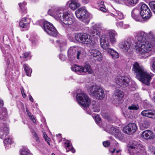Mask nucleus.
I'll use <instances>...</instances> for the list:
<instances>
[{"instance_id":"obj_53","label":"nucleus","mask_w":155,"mask_h":155,"mask_svg":"<svg viewBox=\"0 0 155 155\" xmlns=\"http://www.w3.org/2000/svg\"><path fill=\"white\" fill-rule=\"evenodd\" d=\"M50 31L51 32H52V35H51V34H49V35H51V36H54V37H55L57 35V34H58V32H57V30H56V32L55 33V34L54 32H53V30H52V29H51L50 30Z\"/></svg>"},{"instance_id":"obj_55","label":"nucleus","mask_w":155,"mask_h":155,"mask_svg":"<svg viewBox=\"0 0 155 155\" xmlns=\"http://www.w3.org/2000/svg\"><path fill=\"white\" fill-rule=\"evenodd\" d=\"M95 120L97 123H100L101 120V118L98 116H97L95 117Z\"/></svg>"},{"instance_id":"obj_63","label":"nucleus","mask_w":155,"mask_h":155,"mask_svg":"<svg viewBox=\"0 0 155 155\" xmlns=\"http://www.w3.org/2000/svg\"><path fill=\"white\" fill-rule=\"evenodd\" d=\"M153 100L155 102V97H153Z\"/></svg>"},{"instance_id":"obj_22","label":"nucleus","mask_w":155,"mask_h":155,"mask_svg":"<svg viewBox=\"0 0 155 155\" xmlns=\"http://www.w3.org/2000/svg\"><path fill=\"white\" fill-rule=\"evenodd\" d=\"M124 96L123 92L121 90L116 89L114 91L113 95V97L118 101L120 100Z\"/></svg>"},{"instance_id":"obj_58","label":"nucleus","mask_w":155,"mask_h":155,"mask_svg":"<svg viewBox=\"0 0 155 155\" xmlns=\"http://www.w3.org/2000/svg\"><path fill=\"white\" fill-rule=\"evenodd\" d=\"M124 1V0H114L115 2L119 4L122 3Z\"/></svg>"},{"instance_id":"obj_29","label":"nucleus","mask_w":155,"mask_h":155,"mask_svg":"<svg viewBox=\"0 0 155 155\" xmlns=\"http://www.w3.org/2000/svg\"><path fill=\"white\" fill-rule=\"evenodd\" d=\"M112 15L114 17L119 19H122L124 18L123 15L121 12L119 11H115Z\"/></svg>"},{"instance_id":"obj_37","label":"nucleus","mask_w":155,"mask_h":155,"mask_svg":"<svg viewBox=\"0 0 155 155\" xmlns=\"http://www.w3.org/2000/svg\"><path fill=\"white\" fill-rule=\"evenodd\" d=\"M5 57L7 59V62L8 64L11 63H12L13 62V58L10 55V54H5Z\"/></svg>"},{"instance_id":"obj_51","label":"nucleus","mask_w":155,"mask_h":155,"mask_svg":"<svg viewBox=\"0 0 155 155\" xmlns=\"http://www.w3.org/2000/svg\"><path fill=\"white\" fill-rule=\"evenodd\" d=\"M148 150L151 153H153L155 150V147L152 146H149L148 147Z\"/></svg>"},{"instance_id":"obj_61","label":"nucleus","mask_w":155,"mask_h":155,"mask_svg":"<svg viewBox=\"0 0 155 155\" xmlns=\"http://www.w3.org/2000/svg\"><path fill=\"white\" fill-rule=\"evenodd\" d=\"M49 140L50 139L48 137H46V139H45L46 141H49Z\"/></svg>"},{"instance_id":"obj_2","label":"nucleus","mask_w":155,"mask_h":155,"mask_svg":"<svg viewBox=\"0 0 155 155\" xmlns=\"http://www.w3.org/2000/svg\"><path fill=\"white\" fill-rule=\"evenodd\" d=\"M109 35H103L100 38V43L101 48L105 50L106 52L114 59L118 58L119 57L118 53L113 48H110L111 44L114 45L117 42L115 36L117 35L114 30H110L108 32Z\"/></svg>"},{"instance_id":"obj_48","label":"nucleus","mask_w":155,"mask_h":155,"mask_svg":"<svg viewBox=\"0 0 155 155\" xmlns=\"http://www.w3.org/2000/svg\"><path fill=\"white\" fill-rule=\"evenodd\" d=\"M150 6L152 10H153L154 8H155V2H151L149 3Z\"/></svg>"},{"instance_id":"obj_17","label":"nucleus","mask_w":155,"mask_h":155,"mask_svg":"<svg viewBox=\"0 0 155 155\" xmlns=\"http://www.w3.org/2000/svg\"><path fill=\"white\" fill-rule=\"evenodd\" d=\"M9 133V127L7 124H2L0 128V138H2Z\"/></svg>"},{"instance_id":"obj_3","label":"nucleus","mask_w":155,"mask_h":155,"mask_svg":"<svg viewBox=\"0 0 155 155\" xmlns=\"http://www.w3.org/2000/svg\"><path fill=\"white\" fill-rule=\"evenodd\" d=\"M133 71L136 73V78L142 83L147 85L150 84L153 74L147 72L142 66H140L137 62L133 64Z\"/></svg>"},{"instance_id":"obj_45","label":"nucleus","mask_w":155,"mask_h":155,"mask_svg":"<svg viewBox=\"0 0 155 155\" xmlns=\"http://www.w3.org/2000/svg\"><path fill=\"white\" fill-rule=\"evenodd\" d=\"M128 108L131 110H137L138 108V107L137 105H132L129 106Z\"/></svg>"},{"instance_id":"obj_6","label":"nucleus","mask_w":155,"mask_h":155,"mask_svg":"<svg viewBox=\"0 0 155 155\" xmlns=\"http://www.w3.org/2000/svg\"><path fill=\"white\" fill-rule=\"evenodd\" d=\"M88 90L90 94L97 99L101 100L105 97L103 89L98 86H91L89 87Z\"/></svg>"},{"instance_id":"obj_60","label":"nucleus","mask_w":155,"mask_h":155,"mask_svg":"<svg viewBox=\"0 0 155 155\" xmlns=\"http://www.w3.org/2000/svg\"><path fill=\"white\" fill-rule=\"evenodd\" d=\"M82 0V2L84 3H85V4H87V3L89 0Z\"/></svg>"},{"instance_id":"obj_27","label":"nucleus","mask_w":155,"mask_h":155,"mask_svg":"<svg viewBox=\"0 0 155 155\" xmlns=\"http://www.w3.org/2000/svg\"><path fill=\"white\" fill-rule=\"evenodd\" d=\"M91 108L92 111L98 112L100 110V107L97 105V103L95 101L92 102Z\"/></svg>"},{"instance_id":"obj_20","label":"nucleus","mask_w":155,"mask_h":155,"mask_svg":"<svg viewBox=\"0 0 155 155\" xmlns=\"http://www.w3.org/2000/svg\"><path fill=\"white\" fill-rule=\"evenodd\" d=\"M30 21L28 18H22L19 22L20 27L22 28H24V30H27L29 26Z\"/></svg>"},{"instance_id":"obj_30","label":"nucleus","mask_w":155,"mask_h":155,"mask_svg":"<svg viewBox=\"0 0 155 155\" xmlns=\"http://www.w3.org/2000/svg\"><path fill=\"white\" fill-rule=\"evenodd\" d=\"M21 155H32L29 150L26 147H23L21 150Z\"/></svg>"},{"instance_id":"obj_50","label":"nucleus","mask_w":155,"mask_h":155,"mask_svg":"<svg viewBox=\"0 0 155 155\" xmlns=\"http://www.w3.org/2000/svg\"><path fill=\"white\" fill-rule=\"evenodd\" d=\"M60 59L62 61H64L66 59L65 56L63 54H60L59 56Z\"/></svg>"},{"instance_id":"obj_14","label":"nucleus","mask_w":155,"mask_h":155,"mask_svg":"<svg viewBox=\"0 0 155 155\" xmlns=\"http://www.w3.org/2000/svg\"><path fill=\"white\" fill-rule=\"evenodd\" d=\"M137 129V127L135 124L130 123L124 127L123 131L127 134H132L136 131Z\"/></svg>"},{"instance_id":"obj_62","label":"nucleus","mask_w":155,"mask_h":155,"mask_svg":"<svg viewBox=\"0 0 155 155\" xmlns=\"http://www.w3.org/2000/svg\"><path fill=\"white\" fill-rule=\"evenodd\" d=\"M48 137L46 134H44V137L45 139H46V138Z\"/></svg>"},{"instance_id":"obj_11","label":"nucleus","mask_w":155,"mask_h":155,"mask_svg":"<svg viewBox=\"0 0 155 155\" xmlns=\"http://www.w3.org/2000/svg\"><path fill=\"white\" fill-rule=\"evenodd\" d=\"M132 45V39L130 38L123 39L118 44L119 48L125 52H127Z\"/></svg>"},{"instance_id":"obj_1","label":"nucleus","mask_w":155,"mask_h":155,"mask_svg":"<svg viewBox=\"0 0 155 155\" xmlns=\"http://www.w3.org/2000/svg\"><path fill=\"white\" fill-rule=\"evenodd\" d=\"M137 34V41L135 48L136 52L145 54L147 57L153 54L155 49V34L152 31L148 33L142 31Z\"/></svg>"},{"instance_id":"obj_19","label":"nucleus","mask_w":155,"mask_h":155,"mask_svg":"<svg viewBox=\"0 0 155 155\" xmlns=\"http://www.w3.org/2000/svg\"><path fill=\"white\" fill-rule=\"evenodd\" d=\"M141 114L143 116L155 119V110H144L141 112Z\"/></svg>"},{"instance_id":"obj_47","label":"nucleus","mask_w":155,"mask_h":155,"mask_svg":"<svg viewBox=\"0 0 155 155\" xmlns=\"http://www.w3.org/2000/svg\"><path fill=\"white\" fill-rule=\"evenodd\" d=\"M150 6L152 10H153L154 8H155V2H151L149 3Z\"/></svg>"},{"instance_id":"obj_24","label":"nucleus","mask_w":155,"mask_h":155,"mask_svg":"<svg viewBox=\"0 0 155 155\" xmlns=\"http://www.w3.org/2000/svg\"><path fill=\"white\" fill-rule=\"evenodd\" d=\"M81 5L78 2V0H71V2L69 4V7L71 9L74 10Z\"/></svg>"},{"instance_id":"obj_5","label":"nucleus","mask_w":155,"mask_h":155,"mask_svg":"<svg viewBox=\"0 0 155 155\" xmlns=\"http://www.w3.org/2000/svg\"><path fill=\"white\" fill-rule=\"evenodd\" d=\"M56 14L57 18L66 25H71L74 22L73 15L71 13L64 12L63 11L60 10L57 12Z\"/></svg>"},{"instance_id":"obj_7","label":"nucleus","mask_w":155,"mask_h":155,"mask_svg":"<svg viewBox=\"0 0 155 155\" xmlns=\"http://www.w3.org/2000/svg\"><path fill=\"white\" fill-rule=\"evenodd\" d=\"M130 150L134 155H146V150L144 146L137 141H134L130 146Z\"/></svg>"},{"instance_id":"obj_4","label":"nucleus","mask_w":155,"mask_h":155,"mask_svg":"<svg viewBox=\"0 0 155 155\" xmlns=\"http://www.w3.org/2000/svg\"><path fill=\"white\" fill-rule=\"evenodd\" d=\"M84 53V50L81 47L77 46L71 47L68 51V56L69 60L72 61L76 58L79 59Z\"/></svg>"},{"instance_id":"obj_13","label":"nucleus","mask_w":155,"mask_h":155,"mask_svg":"<svg viewBox=\"0 0 155 155\" xmlns=\"http://www.w3.org/2000/svg\"><path fill=\"white\" fill-rule=\"evenodd\" d=\"M140 15L143 19H148L151 16L150 11L148 7L145 4H143L140 7Z\"/></svg>"},{"instance_id":"obj_41","label":"nucleus","mask_w":155,"mask_h":155,"mask_svg":"<svg viewBox=\"0 0 155 155\" xmlns=\"http://www.w3.org/2000/svg\"><path fill=\"white\" fill-rule=\"evenodd\" d=\"M114 136L119 140H121L123 139V136L122 134L121 133L119 130L118 132H117L116 134H115Z\"/></svg>"},{"instance_id":"obj_57","label":"nucleus","mask_w":155,"mask_h":155,"mask_svg":"<svg viewBox=\"0 0 155 155\" xmlns=\"http://www.w3.org/2000/svg\"><path fill=\"white\" fill-rule=\"evenodd\" d=\"M29 55V54L28 53V52L25 53L23 54V57L24 58H26Z\"/></svg>"},{"instance_id":"obj_38","label":"nucleus","mask_w":155,"mask_h":155,"mask_svg":"<svg viewBox=\"0 0 155 155\" xmlns=\"http://www.w3.org/2000/svg\"><path fill=\"white\" fill-rule=\"evenodd\" d=\"M66 148L67 152L71 151L73 153H74L75 152V149L73 148L72 146H71L70 143H67V145Z\"/></svg>"},{"instance_id":"obj_56","label":"nucleus","mask_w":155,"mask_h":155,"mask_svg":"<svg viewBox=\"0 0 155 155\" xmlns=\"http://www.w3.org/2000/svg\"><path fill=\"white\" fill-rule=\"evenodd\" d=\"M100 10L103 12H106L107 11V9L105 8L104 6H103L100 8Z\"/></svg>"},{"instance_id":"obj_33","label":"nucleus","mask_w":155,"mask_h":155,"mask_svg":"<svg viewBox=\"0 0 155 155\" xmlns=\"http://www.w3.org/2000/svg\"><path fill=\"white\" fill-rule=\"evenodd\" d=\"M116 25L118 27L124 29L128 28L129 26L128 25H124L123 22L120 21L117 22L116 23Z\"/></svg>"},{"instance_id":"obj_10","label":"nucleus","mask_w":155,"mask_h":155,"mask_svg":"<svg viewBox=\"0 0 155 155\" xmlns=\"http://www.w3.org/2000/svg\"><path fill=\"white\" fill-rule=\"evenodd\" d=\"M76 41L85 44H90L92 38L89 35L85 33H80L76 34L74 37Z\"/></svg>"},{"instance_id":"obj_12","label":"nucleus","mask_w":155,"mask_h":155,"mask_svg":"<svg viewBox=\"0 0 155 155\" xmlns=\"http://www.w3.org/2000/svg\"><path fill=\"white\" fill-rule=\"evenodd\" d=\"M130 82V79L126 76H118L115 79L116 84L123 87H127Z\"/></svg>"},{"instance_id":"obj_49","label":"nucleus","mask_w":155,"mask_h":155,"mask_svg":"<svg viewBox=\"0 0 155 155\" xmlns=\"http://www.w3.org/2000/svg\"><path fill=\"white\" fill-rule=\"evenodd\" d=\"M142 127L145 128H148L149 126L148 123H147L146 121H144L142 123Z\"/></svg>"},{"instance_id":"obj_35","label":"nucleus","mask_w":155,"mask_h":155,"mask_svg":"<svg viewBox=\"0 0 155 155\" xmlns=\"http://www.w3.org/2000/svg\"><path fill=\"white\" fill-rule=\"evenodd\" d=\"M150 63L151 70L155 72V57H152L150 59Z\"/></svg>"},{"instance_id":"obj_36","label":"nucleus","mask_w":155,"mask_h":155,"mask_svg":"<svg viewBox=\"0 0 155 155\" xmlns=\"http://www.w3.org/2000/svg\"><path fill=\"white\" fill-rule=\"evenodd\" d=\"M26 4L25 2H23L22 3H20L19 4V5L21 10L22 13L25 14L26 13V9L25 6Z\"/></svg>"},{"instance_id":"obj_9","label":"nucleus","mask_w":155,"mask_h":155,"mask_svg":"<svg viewBox=\"0 0 155 155\" xmlns=\"http://www.w3.org/2000/svg\"><path fill=\"white\" fill-rule=\"evenodd\" d=\"M76 17L83 22L88 23L89 22L90 18L87 12L85 9L81 8L78 9L75 12Z\"/></svg>"},{"instance_id":"obj_23","label":"nucleus","mask_w":155,"mask_h":155,"mask_svg":"<svg viewBox=\"0 0 155 155\" xmlns=\"http://www.w3.org/2000/svg\"><path fill=\"white\" fill-rule=\"evenodd\" d=\"M104 130L114 136L119 130L118 129L110 125L106 126V127L104 128Z\"/></svg>"},{"instance_id":"obj_25","label":"nucleus","mask_w":155,"mask_h":155,"mask_svg":"<svg viewBox=\"0 0 155 155\" xmlns=\"http://www.w3.org/2000/svg\"><path fill=\"white\" fill-rule=\"evenodd\" d=\"M56 42L57 46L59 48L61 51L65 48L66 43L65 41L59 40H57Z\"/></svg>"},{"instance_id":"obj_34","label":"nucleus","mask_w":155,"mask_h":155,"mask_svg":"<svg viewBox=\"0 0 155 155\" xmlns=\"http://www.w3.org/2000/svg\"><path fill=\"white\" fill-rule=\"evenodd\" d=\"M92 28L93 29V32L96 35L99 36L101 33V29L99 28L96 27V25H94L92 27Z\"/></svg>"},{"instance_id":"obj_64","label":"nucleus","mask_w":155,"mask_h":155,"mask_svg":"<svg viewBox=\"0 0 155 155\" xmlns=\"http://www.w3.org/2000/svg\"><path fill=\"white\" fill-rule=\"evenodd\" d=\"M153 12L155 14V8L152 10Z\"/></svg>"},{"instance_id":"obj_40","label":"nucleus","mask_w":155,"mask_h":155,"mask_svg":"<svg viewBox=\"0 0 155 155\" xmlns=\"http://www.w3.org/2000/svg\"><path fill=\"white\" fill-rule=\"evenodd\" d=\"M138 0H127V3L129 5L133 6L138 2Z\"/></svg>"},{"instance_id":"obj_59","label":"nucleus","mask_w":155,"mask_h":155,"mask_svg":"<svg viewBox=\"0 0 155 155\" xmlns=\"http://www.w3.org/2000/svg\"><path fill=\"white\" fill-rule=\"evenodd\" d=\"M29 100L31 101V102L33 101V98L32 97V96L31 95H30L29 96Z\"/></svg>"},{"instance_id":"obj_52","label":"nucleus","mask_w":155,"mask_h":155,"mask_svg":"<svg viewBox=\"0 0 155 155\" xmlns=\"http://www.w3.org/2000/svg\"><path fill=\"white\" fill-rule=\"evenodd\" d=\"M103 144L104 147H107L110 145V143L109 141H106L104 142Z\"/></svg>"},{"instance_id":"obj_16","label":"nucleus","mask_w":155,"mask_h":155,"mask_svg":"<svg viewBox=\"0 0 155 155\" xmlns=\"http://www.w3.org/2000/svg\"><path fill=\"white\" fill-rule=\"evenodd\" d=\"M91 56L95 59L98 61H101L102 58V56L101 53L97 50L92 48L90 50Z\"/></svg>"},{"instance_id":"obj_39","label":"nucleus","mask_w":155,"mask_h":155,"mask_svg":"<svg viewBox=\"0 0 155 155\" xmlns=\"http://www.w3.org/2000/svg\"><path fill=\"white\" fill-rule=\"evenodd\" d=\"M31 132L35 140L37 142V143H39L40 142L39 140V137H38V136L36 132L33 130L31 131Z\"/></svg>"},{"instance_id":"obj_32","label":"nucleus","mask_w":155,"mask_h":155,"mask_svg":"<svg viewBox=\"0 0 155 155\" xmlns=\"http://www.w3.org/2000/svg\"><path fill=\"white\" fill-rule=\"evenodd\" d=\"M59 11V10H56L55 7L54 6L52 7L51 9H50L48 11V13L49 15H54L57 18V17L56 15V12L57 11Z\"/></svg>"},{"instance_id":"obj_46","label":"nucleus","mask_w":155,"mask_h":155,"mask_svg":"<svg viewBox=\"0 0 155 155\" xmlns=\"http://www.w3.org/2000/svg\"><path fill=\"white\" fill-rule=\"evenodd\" d=\"M4 142L5 144H11L12 143V139L11 138H7L5 139Z\"/></svg>"},{"instance_id":"obj_15","label":"nucleus","mask_w":155,"mask_h":155,"mask_svg":"<svg viewBox=\"0 0 155 155\" xmlns=\"http://www.w3.org/2000/svg\"><path fill=\"white\" fill-rule=\"evenodd\" d=\"M43 28L45 31L48 34L52 35V32L50 31V30L51 29L53 31L54 33L55 34L56 32V29L54 26L50 23L48 21H44L43 23Z\"/></svg>"},{"instance_id":"obj_21","label":"nucleus","mask_w":155,"mask_h":155,"mask_svg":"<svg viewBox=\"0 0 155 155\" xmlns=\"http://www.w3.org/2000/svg\"><path fill=\"white\" fill-rule=\"evenodd\" d=\"M142 135L145 139L147 140L153 139L155 137V135L153 132L148 130L143 132Z\"/></svg>"},{"instance_id":"obj_54","label":"nucleus","mask_w":155,"mask_h":155,"mask_svg":"<svg viewBox=\"0 0 155 155\" xmlns=\"http://www.w3.org/2000/svg\"><path fill=\"white\" fill-rule=\"evenodd\" d=\"M21 92L22 94L23 97L24 98H25L26 97V95L24 92V90L22 87L21 88Z\"/></svg>"},{"instance_id":"obj_26","label":"nucleus","mask_w":155,"mask_h":155,"mask_svg":"<svg viewBox=\"0 0 155 155\" xmlns=\"http://www.w3.org/2000/svg\"><path fill=\"white\" fill-rule=\"evenodd\" d=\"M71 69L72 71H73L78 74H80L82 72V67L78 66L77 65H74L72 66Z\"/></svg>"},{"instance_id":"obj_42","label":"nucleus","mask_w":155,"mask_h":155,"mask_svg":"<svg viewBox=\"0 0 155 155\" xmlns=\"http://www.w3.org/2000/svg\"><path fill=\"white\" fill-rule=\"evenodd\" d=\"M114 136L119 140H121L123 139V136L122 134L121 133L119 130L118 132H117L116 134H115Z\"/></svg>"},{"instance_id":"obj_18","label":"nucleus","mask_w":155,"mask_h":155,"mask_svg":"<svg viewBox=\"0 0 155 155\" xmlns=\"http://www.w3.org/2000/svg\"><path fill=\"white\" fill-rule=\"evenodd\" d=\"M131 16L137 21H141L143 19L140 15V10L137 8H134L132 10Z\"/></svg>"},{"instance_id":"obj_8","label":"nucleus","mask_w":155,"mask_h":155,"mask_svg":"<svg viewBox=\"0 0 155 155\" xmlns=\"http://www.w3.org/2000/svg\"><path fill=\"white\" fill-rule=\"evenodd\" d=\"M76 98L78 103L84 107H88L91 103L90 98L87 94L83 92L77 94Z\"/></svg>"},{"instance_id":"obj_31","label":"nucleus","mask_w":155,"mask_h":155,"mask_svg":"<svg viewBox=\"0 0 155 155\" xmlns=\"http://www.w3.org/2000/svg\"><path fill=\"white\" fill-rule=\"evenodd\" d=\"M23 67L27 75L28 76H31L32 69L29 67L28 65L27 64H24Z\"/></svg>"},{"instance_id":"obj_44","label":"nucleus","mask_w":155,"mask_h":155,"mask_svg":"<svg viewBox=\"0 0 155 155\" xmlns=\"http://www.w3.org/2000/svg\"><path fill=\"white\" fill-rule=\"evenodd\" d=\"M7 116V110L5 109H4L3 111L1 114L0 113V117H2L4 118H5Z\"/></svg>"},{"instance_id":"obj_43","label":"nucleus","mask_w":155,"mask_h":155,"mask_svg":"<svg viewBox=\"0 0 155 155\" xmlns=\"http://www.w3.org/2000/svg\"><path fill=\"white\" fill-rule=\"evenodd\" d=\"M26 110L27 113V114L30 117V118L31 119V120H32L33 122L35 123L36 122V120L34 116L33 115H31V113L29 112V111L28 110L26 109Z\"/></svg>"},{"instance_id":"obj_28","label":"nucleus","mask_w":155,"mask_h":155,"mask_svg":"<svg viewBox=\"0 0 155 155\" xmlns=\"http://www.w3.org/2000/svg\"><path fill=\"white\" fill-rule=\"evenodd\" d=\"M86 72L90 74L93 73V70L89 65L86 64L84 67H82V72Z\"/></svg>"}]
</instances>
